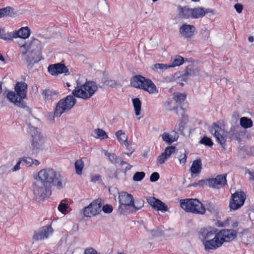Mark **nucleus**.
Wrapping results in <instances>:
<instances>
[{
    "mask_svg": "<svg viewBox=\"0 0 254 254\" xmlns=\"http://www.w3.org/2000/svg\"><path fill=\"white\" fill-rule=\"evenodd\" d=\"M249 180L254 181V172H249Z\"/></svg>",
    "mask_w": 254,
    "mask_h": 254,
    "instance_id": "13d9d810",
    "label": "nucleus"
},
{
    "mask_svg": "<svg viewBox=\"0 0 254 254\" xmlns=\"http://www.w3.org/2000/svg\"><path fill=\"white\" fill-rule=\"evenodd\" d=\"M132 104L134 110V113L136 116L140 114L141 103L140 100L137 98L132 99Z\"/></svg>",
    "mask_w": 254,
    "mask_h": 254,
    "instance_id": "f704fd0d",
    "label": "nucleus"
},
{
    "mask_svg": "<svg viewBox=\"0 0 254 254\" xmlns=\"http://www.w3.org/2000/svg\"><path fill=\"white\" fill-rule=\"evenodd\" d=\"M199 72L200 69L198 68L193 69V65L191 64L186 67L185 74L189 76H195L198 74Z\"/></svg>",
    "mask_w": 254,
    "mask_h": 254,
    "instance_id": "72a5a7b5",
    "label": "nucleus"
},
{
    "mask_svg": "<svg viewBox=\"0 0 254 254\" xmlns=\"http://www.w3.org/2000/svg\"><path fill=\"white\" fill-rule=\"evenodd\" d=\"M208 180L209 179L199 180L197 182V185H198V186L199 187H204L205 186H208L209 187V182Z\"/></svg>",
    "mask_w": 254,
    "mask_h": 254,
    "instance_id": "3c124183",
    "label": "nucleus"
},
{
    "mask_svg": "<svg viewBox=\"0 0 254 254\" xmlns=\"http://www.w3.org/2000/svg\"><path fill=\"white\" fill-rule=\"evenodd\" d=\"M178 10L179 17L185 19L192 17V8H190L186 6L181 7V6H179Z\"/></svg>",
    "mask_w": 254,
    "mask_h": 254,
    "instance_id": "cd10ccee",
    "label": "nucleus"
},
{
    "mask_svg": "<svg viewBox=\"0 0 254 254\" xmlns=\"http://www.w3.org/2000/svg\"><path fill=\"white\" fill-rule=\"evenodd\" d=\"M41 94L43 100L45 102L52 101L58 95V92L57 91L49 87L42 89Z\"/></svg>",
    "mask_w": 254,
    "mask_h": 254,
    "instance_id": "b1692460",
    "label": "nucleus"
},
{
    "mask_svg": "<svg viewBox=\"0 0 254 254\" xmlns=\"http://www.w3.org/2000/svg\"><path fill=\"white\" fill-rule=\"evenodd\" d=\"M180 164L182 165H184L186 163L187 160V155L185 153L184 154H182L179 156V158Z\"/></svg>",
    "mask_w": 254,
    "mask_h": 254,
    "instance_id": "603ef678",
    "label": "nucleus"
},
{
    "mask_svg": "<svg viewBox=\"0 0 254 254\" xmlns=\"http://www.w3.org/2000/svg\"><path fill=\"white\" fill-rule=\"evenodd\" d=\"M58 210L63 214H65L67 211V203L65 202V200H62L58 206Z\"/></svg>",
    "mask_w": 254,
    "mask_h": 254,
    "instance_id": "37998d69",
    "label": "nucleus"
},
{
    "mask_svg": "<svg viewBox=\"0 0 254 254\" xmlns=\"http://www.w3.org/2000/svg\"><path fill=\"white\" fill-rule=\"evenodd\" d=\"M184 62V59L182 57L180 56H177L173 60L172 64L170 65V66L172 67L181 65L183 64Z\"/></svg>",
    "mask_w": 254,
    "mask_h": 254,
    "instance_id": "a19ab883",
    "label": "nucleus"
},
{
    "mask_svg": "<svg viewBox=\"0 0 254 254\" xmlns=\"http://www.w3.org/2000/svg\"><path fill=\"white\" fill-rule=\"evenodd\" d=\"M105 155L108 157V159L113 164L116 165L118 163H120V166L126 165V168L124 170V172L125 173L129 170L132 168L131 165H129L127 162L124 161L123 159L118 157L115 153H110L108 152L107 151H106Z\"/></svg>",
    "mask_w": 254,
    "mask_h": 254,
    "instance_id": "6ab92c4d",
    "label": "nucleus"
},
{
    "mask_svg": "<svg viewBox=\"0 0 254 254\" xmlns=\"http://www.w3.org/2000/svg\"><path fill=\"white\" fill-rule=\"evenodd\" d=\"M154 67L156 69H159L162 70V71L169 67H171V66H170V65H167L166 64H154Z\"/></svg>",
    "mask_w": 254,
    "mask_h": 254,
    "instance_id": "09e8293b",
    "label": "nucleus"
},
{
    "mask_svg": "<svg viewBox=\"0 0 254 254\" xmlns=\"http://www.w3.org/2000/svg\"><path fill=\"white\" fill-rule=\"evenodd\" d=\"M42 57L36 54L33 51L29 52L26 58V63L27 67L32 66L35 63L39 62L41 60Z\"/></svg>",
    "mask_w": 254,
    "mask_h": 254,
    "instance_id": "393cba45",
    "label": "nucleus"
},
{
    "mask_svg": "<svg viewBox=\"0 0 254 254\" xmlns=\"http://www.w3.org/2000/svg\"><path fill=\"white\" fill-rule=\"evenodd\" d=\"M21 160L27 167L33 165V159L30 157H24Z\"/></svg>",
    "mask_w": 254,
    "mask_h": 254,
    "instance_id": "49530a36",
    "label": "nucleus"
},
{
    "mask_svg": "<svg viewBox=\"0 0 254 254\" xmlns=\"http://www.w3.org/2000/svg\"><path fill=\"white\" fill-rule=\"evenodd\" d=\"M97 90L98 87L96 82L87 81L81 86H77L72 91V94L74 97L87 100L91 98Z\"/></svg>",
    "mask_w": 254,
    "mask_h": 254,
    "instance_id": "7ed1b4c3",
    "label": "nucleus"
},
{
    "mask_svg": "<svg viewBox=\"0 0 254 254\" xmlns=\"http://www.w3.org/2000/svg\"><path fill=\"white\" fill-rule=\"evenodd\" d=\"M101 200H94L83 209L84 215L90 217L96 215L101 211Z\"/></svg>",
    "mask_w": 254,
    "mask_h": 254,
    "instance_id": "9d476101",
    "label": "nucleus"
},
{
    "mask_svg": "<svg viewBox=\"0 0 254 254\" xmlns=\"http://www.w3.org/2000/svg\"><path fill=\"white\" fill-rule=\"evenodd\" d=\"M84 254H98L97 251L92 248H86Z\"/></svg>",
    "mask_w": 254,
    "mask_h": 254,
    "instance_id": "864d4df0",
    "label": "nucleus"
},
{
    "mask_svg": "<svg viewBox=\"0 0 254 254\" xmlns=\"http://www.w3.org/2000/svg\"><path fill=\"white\" fill-rule=\"evenodd\" d=\"M92 135L95 138H99L101 140L107 139L108 138V135L106 132L101 128H97L94 129Z\"/></svg>",
    "mask_w": 254,
    "mask_h": 254,
    "instance_id": "2f4dec72",
    "label": "nucleus"
},
{
    "mask_svg": "<svg viewBox=\"0 0 254 254\" xmlns=\"http://www.w3.org/2000/svg\"><path fill=\"white\" fill-rule=\"evenodd\" d=\"M72 94L60 100L56 107L54 116L60 117L64 113L69 111L76 102V100Z\"/></svg>",
    "mask_w": 254,
    "mask_h": 254,
    "instance_id": "0eeeda50",
    "label": "nucleus"
},
{
    "mask_svg": "<svg viewBox=\"0 0 254 254\" xmlns=\"http://www.w3.org/2000/svg\"><path fill=\"white\" fill-rule=\"evenodd\" d=\"M42 57L36 54L33 51L29 52L26 58V63L27 67L32 66L35 63L39 62L41 60Z\"/></svg>",
    "mask_w": 254,
    "mask_h": 254,
    "instance_id": "a878e982",
    "label": "nucleus"
},
{
    "mask_svg": "<svg viewBox=\"0 0 254 254\" xmlns=\"http://www.w3.org/2000/svg\"><path fill=\"white\" fill-rule=\"evenodd\" d=\"M13 11V9L9 6L0 9V18L4 16L12 17Z\"/></svg>",
    "mask_w": 254,
    "mask_h": 254,
    "instance_id": "c9c22d12",
    "label": "nucleus"
},
{
    "mask_svg": "<svg viewBox=\"0 0 254 254\" xmlns=\"http://www.w3.org/2000/svg\"><path fill=\"white\" fill-rule=\"evenodd\" d=\"M173 109L176 110V113L177 115L181 116L179 124V130L182 131L184 129V126L188 119V116L186 114V111L182 106L180 107L178 106L175 107L173 108Z\"/></svg>",
    "mask_w": 254,
    "mask_h": 254,
    "instance_id": "4be33fe9",
    "label": "nucleus"
},
{
    "mask_svg": "<svg viewBox=\"0 0 254 254\" xmlns=\"http://www.w3.org/2000/svg\"><path fill=\"white\" fill-rule=\"evenodd\" d=\"M30 133L31 134V145L32 150L37 152L39 150L43 149L45 142L44 138L37 129L33 127L30 128Z\"/></svg>",
    "mask_w": 254,
    "mask_h": 254,
    "instance_id": "1a4fd4ad",
    "label": "nucleus"
},
{
    "mask_svg": "<svg viewBox=\"0 0 254 254\" xmlns=\"http://www.w3.org/2000/svg\"><path fill=\"white\" fill-rule=\"evenodd\" d=\"M200 143L201 144H204V145L209 146V147L212 146L213 144V142L212 141L211 139L210 138H209L206 136H203L201 138V139L200 141Z\"/></svg>",
    "mask_w": 254,
    "mask_h": 254,
    "instance_id": "c03bdc74",
    "label": "nucleus"
},
{
    "mask_svg": "<svg viewBox=\"0 0 254 254\" xmlns=\"http://www.w3.org/2000/svg\"><path fill=\"white\" fill-rule=\"evenodd\" d=\"M118 199L120 203L118 210L121 213H122L127 206H130L131 205L133 196L131 194L123 191L119 193Z\"/></svg>",
    "mask_w": 254,
    "mask_h": 254,
    "instance_id": "ddd939ff",
    "label": "nucleus"
},
{
    "mask_svg": "<svg viewBox=\"0 0 254 254\" xmlns=\"http://www.w3.org/2000/svg\"><path fill=\"white\" fill-rule=\"evenodd\" d=\"M147 201L155 210L161 211L162 212L168 211L167 205L154 197H149L147 199Z\"/></svg>",
    "mask_w": 254,
    "mask_h": 254,
    "instance_id": "dca6fc26",
    "label": "nucleus"
},
{
    "mask_svg": "<svg viewBox=\"0 0 254 254\" xmlns=\"http://www.w3.org/2000/svg\"><path fill=\"white\" fill-rule=\"evenodd\" d=\"M1 92H2V86H1V84H0V94H1Z\"/></svg>",
    "mask_w": 254,
    "mask_h": 254,
    "instance_id": "69168bd1",
    "label": "nucleus"
},
{
    "mask_svg": "<svg viewBox=\"0 0 254 254\" xmlns=\"http://www.w3.org/2000/svg\"><path fill=\"white\" fill-rule=\"evenodd\" d=\"M15 92L10 91L7 94L9 101L15 105L24 108L25 104L23 100L26 97L27 85L24 82H17L14 87Z\"/></svg>",
    "mask_w": 254,
    "mask_h": 254,
    "instance_id": "f03ea898",
    "label": "nucleus"
},
{
    "mask_svg": "<svg viewBox=\"0 0 254 254\" xmlns=\"http://www.w3.org/2000/svg\"><path fill=\"white\" fill-rule=\"evenodd\" d=\"M101 179V176L99 174H95L94 175H92L91 177V181L93 182H96V181H99Z\"/></svg>",
    "mask_w": 254,
    "mask_h": 254,
    "instance_id": "4d7b16f0",
    "label": "nucleus"
},
{
    "mask_svg": "<svg viewBox=\"0 0 254 254\" xmlns=\"http://www.w3.org/2000/svg\"><path fill=\"white\" fill-rule=\"evenodd\" d=\"M38 180L52 187L56 186L59 190L63 188L61 175L51 168L40 170L38 173Z\"/></svg>",
    "mask_w": 254,
    "mask_h": 254,
    "instance_id": "f257e3e1",
    "label": "nucleus"
},
{
    "mask_svg": "<svg viewBox=\"0 0 254 254\" xmlns=\"http://www.w3.org/2000/svg\"><path fill=\"white\" fill-rule=\"evenodd\" d=\"M217 231V229L211 227L201 228L198 232V236L203 245L213 237Z\"/></svg>",
    "mask_w": 254,
    "mask_h": 254,
    "instance_id": "f3484780",
    "label": "nucleus"
},
{
    "mask_svg": "<svg viewBox=\"0 0 254 254\" xmlns=\"http://www.w3.org/2000/svg\"><path fill=\"white\" fill-rule=\"evenodd\" d=\"M130 84L132 86L143 89L150 94L157 92V88L154 83L150 79L140 75L134 76L130 80Z\"/></svg>",
    "mask_w": 254,
    "mask_h": 254,
    "instance_id": "20e7f679",
    "label": "nucleus"
},
{
    "mask_svg": "<svg viewBox=\"0 0 254 254\" xmlns=\"http://www.w3.org/2000/svg\"><path fill=\"white\" fill-rule=\"evenodd\" d=\"M144 204V201L142 199H136L134 201L132 200V203L130 206L133 207L135 211H137L143 206Z\"/></svg>",
    "mask_w": 254,
    "mask_h": 254,
    "instance_id": "4c0bfd02",
    "label": "nucleus"
},
{
    "mask_svg": "<svg viewBox=\"0 0 254 254\" xmlns=\"http://www.w3.org/2000/svg\"><path fill=\"white\" fill-rule=\"evenodd\" d=\"M195 31L193 25L183 24L179 28V32L182 36L187 39L191 38Z\"/></svg>",
    "mask_w": 254,
    "mask_h": 254,
    "instance_id": "5701e85b",
    "label": "nucleus"
},
{
    "mask_svg": "<svg viewBox=\"0 0 254 254\" xmlns=\"http://www.w3.org/2000/svg\"><path fill=\"white\" fill-rule=\"evenodd\" d=\"M159 177L160 175L158 173L154 172L150 176V181L151 182H156L159 180Z\"/></svg>",
    "mask_w": 254,
    "mask_h": 254,
    "instance_id": "8fccbe9b",
    "label": "nucleus"
},
{
    "mask_svg": "<svg viewBox=\"0 0 254 254\" xmlns=\"http://www.w3.org/2000/svg\"><path fill=\"white\" fill-rule=\"evenodd\" d=\"M222 245V242L220 241L219 236H218V231L214 234L213 237L206 241L203 244L205 250H216Z\"/></svg>",
    "mask_w": 254,
    "mask_h": 254,
    "instance_id": "2eb2a0df",
    "label": "nucleus"
},
{
    "mask_svg": "<svg viewBox=\"0 0 254 254\" xmlns=\"http://www.w3.org/2000/svg\"><path fill=\"white\" fill-rule=\"evenodd\" d=\"M53 229L51 225H48L41 228L38 231L34 232L32 237L34 241H39L47 239L53 233Z\"/></svg>",
    "mask_w": 254,
    "mask_h": 254,
    "instance_id": "9b49d317",
    "label": "nucleus"
},
{
    "mask_svg": "<svg viewBox=\"0 0 254 254\" xmlns=\"http://www.w3.org/2000/svg\"><path fill=\"white\" fill-rule=\"evenodd\" d=\"M145 176L144 172H136L133 176V180L135 182L142 181Z\"/></svg>",
    "mask_w": 254,
    "mask_h": 254,
    "instance_id": "79ce46f5",
    "label": "nucleus"
},
{
    "mask_svg": "<svg viewBox=\"0 0 254 254\" xmlns=\"http://www.w3.org/2000/svg\"><path fill=\"white\" fill-rule=\"evenodd\" d=\"M222 244L225 242H230L233 240L237 236L236 231L232 229H223L218 231Z\"/></svg>",
    "mask_w": 254,
    "mask_h": 254,
    "instance_id": "a211bd4d",
    "label": "nucleus"
},
{
    "mask_svg": "<svg viewBox=\"0 0 254 254\" xmlns=\"http://www.w3.org/2000/svg\"><path fill=\"white\" fill-rule=\"evenodd\" d=\"M27 50H26L24 52H22L21 54L22 55H25L27 54Z\"/></svg>",
    "mask_w": 254,
    "mask_h": 254,
    "instance_id": "0e129e2a",
    "label": "nucleus"
},
{
    "mask_svg": "<svg viewBox=\"0 0 254 254\" xmlns=\"http://www.w3.org/2000/svg\"><path fill=\"white\" fill-rule=\"evenodd\" d=\"M48 71L53 76H57L62 73H64L66 75L69 74L67 67L61 63L49 65L48 67Z\"/></svg>",
    "mask_w": 254,
    "mask_h": 254,
    "instance_id": "f8f14e48",
    "label": "nucleus"
},
{
    "mask_svg": "<svg viewBox=\"0 0 254 254\" xmlns=\"http://www.w3.org/2000/svg\"><path fill=\"white\" fill-rule=\"evenodd\" d=\"M180 206L187 212L195 214H204L205 208L197 199L187 198L180 200Z\"/></svg>",
    "mask_w": 254,
    "mask_h": 254,
    "instance_id": "39448f33",
    "label": "nucleus"
},
{
    "mask_svg": "<svg viewBox=\"0 0 254 254\" xmlns=\"http://www.w3.org/2000/svg\"><path fill=\"white\" fill-rule=\"evenodd\" d=\"M15 38L14 32H7L6 33H0V38L5 41H11Z\"/></svg>",
    "mask_w": 254,
    "mask_h": 254,
    "instance_id": "ea45409f",
    "label": "nucleus"
},
{
    "mask_svg": "<svg viewBox=\"0 0 254 254\" xmlns=\"http://www.w3.org/2000/svg\"><path fill=\"white\" fill-rule=\"evenodd\" d=\"M74 167L76 174L81 175L84 168V163L83 161L81 159L76 160L74 162Z\"/></svg>",
    "mask_w": 254,
    "mask_h": 254,
    "instance_id": "e433bc0d",
    "label": "nucleus"
},
{
    "mask_svg": "<svg viewBox=\"0 0 254 254\" xmlns=\"http://www.w3.org/2000/svg\"><path fill=\"white\" fill-rule=\"evenodd\" d=\"M162 138L163 141L169 144L172 143L174 141L172 139V137L167 132L162 134Z\"/></svg>",
    "mask_w": 254,
    "mask_h": 254,
    "instance_id": "a18cd8bd",
    "label": "nucleus"
},
{
    "mask_svg": "<svg viewBox=\"0 0 254 254\" xmlns=\"http://www.w3.org/2000/svg\"><path fill=\"white\" fill-rule=\"evenodd\" d=\"M192 18H198L202 17L204 16L205 13L209 12L208 9L204 10V8L201 7H197L192 8Z\"/></svg>",
    "mask_w": 254,
    "mask_h": 254,
    "instance_id": "c756f323",
    "label": "nucleus"
},
{
    "mask_svg": "<svg viewBox=\"0 0 254 254\" xmlns=\"http://www.w3.org/2000/svg\"><path fill=\"white\" fill-rule=\"evenodd\" d=\"M21 163V160L20 159L16 164V165L14 166L13 168L11 169V171L12 172L16 171L20 169V164Z\"/></svg>",
    "mask_w": 254,
    "mask_h": 254,
    "instance_id": "6e6d98bb",
    "label": "nucleus"
},
{
    "mask_svg": "<svg viewBox=\"0 0 254 254\" xmlns=\"http://www.w3.org/2000/svg\"><path fill=\"white\" fill-rule=\"evenodd\" d=\"M246 199V193L242 191H236L231 194L229 207L231 210H236L244 204Z\"/></svg>",
    "mask_w": 254,
    "mask_h": 254,
    "instance_id": "6e6552de",
    "label": "nucleus"
},
{
    "mask_svg": "<svg viewBox=\"0 0 254 254\" xmlns=\"http://www.w3.org/2000/svg\"><path fill=\"white\" fill-rule=\"evenodd\" d=\"M234 7L238 13H240L242 12L243 7L241 4L236 3L235 4Z\"/></svg>",
    "mask_w": 254,
    "mask_h": 254,
    "instance_id": "5fc2aeb1",
    "label": "nucleus"
},
{
    "mask_svg": "<svg viewBox=\"0 0 254 254\" xmlns=\"http://www.w3.org/2000/svg\"><path fill=\"white\" fill-rule=\"evenodd\" d=\"M33 192L37 199L44 200L52 194V187L37 180L32 184Z\"/></svg>",
    "mask_w": 254,
    "mask_h": 254,
    "instance_id": "423d86ee",
    "label": "nucleus"
},
{
    "mask_svg": "<svg viewBox=\"0 0 254 254\" xmlns=\"http://www.w3.org/2000/svg\"><path fill=\"white\" fill-rule=\"evenodd\" d=\"M113 206L111 204H105L102 207V210L105 213H111L113 211Z\"/></svg>",
    "mask_w": 254,
    "mask_h": 254,
    "instance_id": "de8ad7c7",
    "label": "nucleus"
},
{
    "mask_svg": "<svg viewBox=\"0 0 254 254\" xmlns=\"http://www.w3.org/2000/svg\"><path fill=\"white\" fill-rule=\"evenodd\" d=\"M0 61H4V57H3L2 54H0Z\"/></svg>",
    "mask_w": 254,
    "mask_h": 254,
    "instance_id": "680f3d73",
    "label": "nucleus"
},
{
    "mask_svg": "<svg viewBox=\"0 0 254 254\" xmlns=\"http://www.w3.org/2000/svg\"><path fill=\"white\" fill-rule=\"evenodd\" d=\"M240 124L241 126L245 128L251 127L253 125V121L251 119L245 117L240 119Z\"/></svg>",
    "mask_w": 254,
    "mask_h": 254,
    "instance_id": "473e14b6",
    "label": "nucleus"
},
{
    "mask_svg": "<svg viewBox=\"0 0 254 254\" xmlns=\"http://www.w3.org/2000/svg\"><path fill=\"white\" fill-rule=\"evenodd\" d=\"M201 170V162L200 159L194 160L190 168L191 173L196 174L200 173Z\"/></svg>",
    "mask_w": 254,
    "mask_h": 254,
    "instance_id": "7c9ffc66",
    "label": "nucleus"
},
{
    "mask_svg": "<svg viewBox=\"0 0 254 254\" xmlns=\"http://www.w3.org/2000/svg\"><path fill=\"white\" fill-rule=\"evenodd\" d=\"M186 97L185 93H177L174 96L173 99L176 103L181 104L186 100Z\"/></svg>",
    "mask_w": 254,
    "mask_h": 254,
    "instance_id": "58836bf2",
    "label": "nucleus"
},
{
    "mask_svg": "<svg viewBox=\"0 0 254 254\" xmlns=\"http://www.w3.org/2000/svg\"><path fill=\"white\" fill-rule=\"evenodd\" d=\"M26 46H27L26 44H24L22 45L21 46V47H23V48H26Z\"/></svg>",
    "mask_w": 254,
    "mask_h": 254,
    "instance_id": "338daca9",
    "label": "nucleus"
},
{
    "mask_svg": "<svg viewBox=\"0 0 254 254\" xmlns=\"http://www.w3.org/2000/svg\"><path fill=\"white\" fill-rule=\"evenodd\" d=\"M227 174L217 175L215 178H209V187L219 189L227 184Z\"/></svg>",
    "mask_w": 254,
    "mask_h": 254,
    "instance_id": "4468645a",
    "label": "nucleus"
},
{
    "mask_svg": "<svg viewBox=\"0 0 254 254\" xmlns=\"http://www.w3.org/2000/svg\"><path fill=\"white\" fill-rule=\"evenodd\" d=\"M235 139L238 140L240 139V137L239 136H237L236 135Z\"/></svg>",
    "mask_w": 254,
    "mask_h": 254,
    "instance_id": "774afa93",
    "label": "nucleus"
},
{
    "mask_svg": "<svg viewBox=\"0 0 254 254\" xmlns=\"http://www.w3.org/2000/svg\"><path fill=\"white\" fill-rule=\"evenodd\" d=\"M115 134L118 141L121 143L124 144L127 147L129 145V143L127 141V136L124 131L122 130H119L116 131Z\"/></svg>",
    "mask_w": 254,
    "mask_h": 254,
    "instance_id": "c85d7f7f",
    "label": "nucleus"
},
{
    "mask_svg": "<svg viewBox=\"0 0 254 254\" xmlns=\"http://www.w3.org/2000/svg\"><path fill=\"white\" fill-rule=\"evenodd\" d=\"M175 150L176 147L173 146L166 147L164 152L157 157L156 164L158 165L164 164L165 161L170 158L173 153H175Z\"/></svg>",
    "mask_w": 254,
    "mask_h": 254,
    "instance_id": "412c9836",
    "label": "nucleus"
},
{
    "mask_svg": "<svg viewBox=\"0 0 254 254\" xmlns=\"http://www.w3.org/2000/svg\"><path fill=\"white\" fill-rule=\"evenodd\" d=\"M212 132H214V136L217 141L221 145H223L226 142V136L224 135V131L221 127L216 123H214L212 126Z\"/></svg>",
    "mask_w": 254,
    "mask_h": 254,
    "instance_id": "aec40b11",
    "label": "nucleus"
},
{
    "mask_svg": "<svg viewBox=\"0 0 254 254\" xmlns=\"http://www.w3.org/2000/svg\"><path fill=\"white\" fill-rule=\"evenodd\" d=\"M33 164L35 165V166H38L40 164L39 161L36 159H33Z\"/></svg>",
    "mask_w": 254,
    "mask_h": 254,
    "instance_id": "bf43d9fd",
    "label": "nucleus"
},
{
    "mask_svg": "<svg viewBox=\"0 0 254 254\" xmlns=\"http://www.w3.org/2000/svg\"><path fill=\"white\" fill-rule=\"evenodd\" d=\"M248 40L250 42H253L254 41V38L253 36H250L249 37Z\"/></svg>",
    "mask_w": 254,
    "mask_h": 254,
    "instance_id": "052dcab7",
    "label": "nucleus"
},
{
    "mask_svg": "<svg viewBox=\"0 0 254 254\" xmlns=\"http://www.w3.org/2000/svg\"><path fill=\"white\" fill-rule=\"evenodd\" d=\"M14 32L15 38H21L22 39L28 38L30 35V30L28 27H23L18 30H15Z\"/></svg>",
    "mask_w": 254,
    "mask_h": 254,
    "instance_id": "bb28decb",
    "label": "nucleus"
},
{
    "mask_svg": "<svg viewBox=\"0 0 254 254\" xmlns=\"http://www.w3.org/2000/svg\"><path fill=\"white\" fill-rule=\"evenodd\" d=\"M192 186H193V187H196L197 186H198V185H197V183H195L193 184L192 185Z\"/></svg>",
    "mask_w": 254,
    "mask_h": 254,
    "instance_id": "e2e57ef3",
    "label": "nucleus"
}]
</instances>
